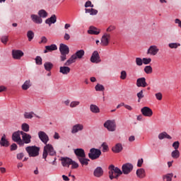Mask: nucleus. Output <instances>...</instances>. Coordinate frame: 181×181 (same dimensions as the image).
<instances>
[{
	"label": "nucleus",
	"instance_id": "obj_62",
	"mask_svg": "<svg viewBox=\"0 0 181 181\" xmlns=\"http://www.w3.org/2000/svg\"><path fill=\"white\" fill-rule=\"evenodd\" d=\"M23 156H25L23 153H18L17 154V159H23Z\"/></svg>",
	"mask_w": 181,
	"mask_h": 181
},
{
	"label": "nucleus",
	"instance_id": "obj_39",
	"mask_svg": "<svg viewBox=\"0 0 181 181\" xmlns=\"http://www.w3.org/2000/svg\"><path fill=\"white\" fill-rule=\"evenodd\" d=\"M179 47H180V43L179 42H170L168 44L170 49H177Z\"/></svg>",
	"mask_w": 181,
	"mask_h": 181
},
{
	"label": "nucleus",
	"instance_id": "obj_17",
	"mask_svg": "<svg viewBox=\"0 0 181 181\" xmlns=\"http://www.w3.org/2000/svg\"><path fill=\"white\" fill-rule=\"evenodd\" d=\"M30 19L33 23H36L37 25H42V23H43V19H42L39 15L31 14Z\"/></svg>",
	"mask_w": 181,
	"mask_h": 181
},
{
	"label": "nucleus",
	"instance_id": "obj_63",
	"mask_svg": "<svg viewBox=\"0 0 181 181\" xmlns=\"http://www.w3.org/2000/svg\"><path fill=\"white\" fill-rule=\"evenodd\" d=\"M47 38L46 37H42L40 43H47Z\"/></svg>",
	"mask_w": 181,
	"mask_h": 181
},
{
	"label": "nucleus",
	"instance_id": "obj_55",
	"mask_svg": "<svg viewBox=\"0 0 181 181\" xmlns=\"http://www.w3.org/2000/svg\"><path fill=\"white\" fill-rule=\"evenodd\" d=\"M180 145V143H179V141H175L173 144V148H174V149L175 151H177V149H179V146Z\"/></svg>",
	"mask_w": 181,
	"mask_h": 181
},
{
	"label": "nucleus",
	"instance_id": "obj_30",
	"mask_svg": "<svg viewBox=\"0 0 181 181\" xmlns=\"http://www.w3.org/2000/svg\"><path fill=\"white\" fill-rule=\"evenodd\" d=\"M136 176L139 177V179H144L146 174L145 173V170L144 168H139L136 170Z\"/></svg>",
	"mask_w": 181,
	"mask_h": 181
},
{
	"label": "nucleus",
	"instance_id": "obj_58",
	"mask_svg": "<svg viewBox=\"0 0 181 181\" xmlns=\"http://www.w3.org/2000/svg\"><path fill=\"white\" fill-rule=\"evenodd\" d=\"M18 149V145L16 144H13L11 146V151H16Z\"/></svg>",
	"mask_w": 181,
	"mask_h": 181
},
{
	"label": "nucleus",
	"instance_id": "obj_3",
	"mask_svg": "<svg viewBox=\"0 0 181 181\" xmlns=\"http://www.w3.org/2000/svg\"><path fill=\"white\" fill-rule=\"evenodd\" d=\"M59 52L61 53V55H60L61 62H66V60H67V54L70 53V49L69 48V46H67L65 44H60Z\"/></svg>",
	"mask_w": 181,
	"mask_h": 181
},
{
	"label": "nucleus",
	"instance_id": "obj_40",
	"mask_svg": "<svg viewBox=\"0 0 181 181\" xmlns=\"http://www.w3.org/2000/svg\"><path fill=\"white\" fill-rule=\"evenodd\" d=\"M172 177H173V173L166 174L165 175L163 176V180L165 181H172Z\"/></svg>",
	"mask_w": 181,
	"mask_h": 181
},
{
	"label": "nucleus",
	"instance_id": "obj_32",
	"mask_svg": "<svg viewBox=\"0 0 181 181\" xmlns=\"http://www.w3.org/2000/svg\"><path fill=\"white\" fill-rule=\"evenodd\" d=\"M37 15L39 16V17L41 19L42 18L45 19V18L47 17L48 13H47V12L45 9H41V10L38 11Z\"/></svg>",
	"mask_w": 181,
	"mask_h": 181
},
{
	"label": "nucleus",
	"instance_id": "obj_23",
	"mask_svg": "<svg viewBox=\"0 0 181 181\" xmlns=\"http://www.w3.org/2000/svg\"><path fill=\"white\" fill-rule=\"evenodd\" d=\"M109 177L110 180L113 179H118L117 177H115V171L114 170V165H110L109 166Z\"/></svg>",
	"mask_w": 181,
	"mask_h": 181
},
{
	"label": "nucleus",
	"instance_id": "obj_60",
	"mask_svg": "<svg viewBox=\"0 0 181 181\" xmlns=\"http://www.w3.org/2000/svg\"><path fill=\"white\" fill-rule=\"evenodd\" d=\"M64 39L65 40H70V35L67 33L64 34Z\"/></svg>",
	"mask_w": 181,
	"mask_h": 181
},
{
	"label": "nucleus",
	"instance_id": "obj_25",
	"mask_svg": "<svg viewBox=\"0 0 181 181\" xmlns=\"http://www.w3.org/2000/svg\"><path fill=\"white\" fill-rule=\"evenodd\" d=\"M0 145L1 146H4L5 148H8V146H9V141H8V139H6V136L5 134L1 136Z\"/></svg>",
	"mask_w": 181,
	"mask_h": 181
},
{
	"label": "nucleus",
	"instance_id": "obj_21",
	"mask_svg": "<svg viewBox=\"0 0 181 181\" xmlns=\"http://www.w3.org/2000/svg\"><path fill=\"white\" fill-rule=\"evenodd\" d=\"M136 86L138 87H146L148 86V83H146V78H145V77L138 78L136 80Z\"/></svg>",
	"mask_w": 181,
	"mask_h": 181
},
{
	"label": "nucleus",
	"instance_id": "obj_53",
	"mask_svg": "<svg viewBox=\"0 0 181 181\" xmlns=\"http://www.w3.org/2000/svg\"><path fill=\"white\" fill-rule=\"evenodd\" d=\"M85 8H94V4L91 3V1H88L85 4Z\"/></svg>",
	"mask_w": 181,
	"mask_h": 181
},
{
	"label": "nucleus",
	"instance_id": "obj_29",
	"mask_svg": "<svg viewBox=\"0 0 181 181\" xmlns=\"http://www.w3.org/2000/svg\"><path fill=\"white\" fill-rule=\"evenodd\" d=\"M100 30L94 26H90L88 30V33H89V35H100Z\"/></svg>",
	"mask_w": 181,
	"mask_h": 181
},
{
	"label": "nucleus",
	"instance_id": "obj_4",
	"mask_svg": "<svg viewBox=\"0 0 181 181\" xmlns=\"http://www.w3.org/2000/svg\"><path fill=\"white\" fill-rule=\"evenodd\" d=\"M25 151L28 153L30 158H36V156H39L40 148L36 146H30L25 148Z\"/></svg>",
	"mask_w": 181,
	"mask_h": 181
},
{
	"label": "nucleus",
	"instance_id": "obj_20",
	"mask_svg": "<svg viewBox=\"0 0 181 181\" xmlns=\"http://www.w3.org/2000/svg\"><path fill=\"white\" fill-rule=\"evenodd\" d=\"M56 22H57V17L54 14L52 15L51 17L45 20V23L49 25V26H52V25L56 23Z\"/></svg>",
	"mask_w": 181,
	"mask_h": 181
},
{
	"label": "nucleus",
	"instance_id": "obj_41",
	"mask_svg": "<svg viewBox=\"0 0 181 181\" xmlns=\"http://www.w3.org/2000/svg\"><path fill=\"white\" fill-rule=\"evenodd\" d=\"M171 156H172V158H173L174 159H177V158L180 156V153L179 152L178 150H175L172 151Z\"/></svg>",
	"mask_w": 181,
	"mask_h": 181
},
{
	"label": "nucleus",
	"instance_id": "obj_45",
	"mask_svg": "<svg viewBox=\"0 0 181 181\" xmlns=\"http://www.w3.org/2000/svg\"><path fill=\"white\" fill-rule=\"evenodd\" d=\"M136 66H142L144 64V59L140 57L136 58Z\"/></svg>",
	"mask_w": 181,
	"mask_h": 181
},
{
	"label": "nucleus",
	"instance_id": "obj_27",
	"mask_svg": "<svg viewBox=\"0 0 181 181\" xmlns=\"http://www.w3.org/2000/svg\"><path fill=\"white\" fill-rule=\"evenodd\" d=\"M54 50H57V45L54 44L47 45L45 46V50H44V53H49V52H53Z\"/></svg>",
	"mask_w": 181,
	"mask_h": 181
},
{
	"label": "nucleus",
	"instance_id": "obj_13",
	"mask_svg": "<svg viewBox=\"0 0 181 181\" xmlns=\"http://www.w3.org/2000/svg\"><path fill=\"white\" fill-rule=\"evenodd\" d=\"M23 52L19 49H13L12 50V57L15 60H21L23 57Z\"/></svg>",
	"mask_w": 181,
	"mask_h": 181
},
{
	"label": "nucleus",
	"instance_id": "obj_42",
	"mask_svg": "<svg viewBox=\"0 0 181 181\" xmlns=\"http://www.w3.org/2000/svg\"><path fill=\"white\" fill-rule=\"evenodd\" d=\"M95 91H104L105 90V88L102 84L98 83L95 86Z\"/></svg>",
	"mask_w": 181,
	"mask_h": 181
},
{
	"label": "nucleus",
	"instance_id": "obj_57",
	"mask_svg": "<svg viewBox=\"0 0 181 181\" xmlns=\"http://www.w3.org/2000/svg\"><path fill=\"white\" fill-rule=\"evenodd\" d=\"M115 29H116V27H115V25H110V26L107 28L106 31L108 32V33H111V32H112L113 30H115Z\"/></svg>",
	"mask_w": 181,
	"mask_h": 181
},
{
	"label": "nucleus",
	"instance_id": "obj_18",
	"mask_svg": "<svg viewBox=\"0 0 181 181\" xmlns=\"http://www.w3.org/2000/svg\"><path fill=\"white\" fill-rule=\"evenodd\" d=\"M21 135H22V141L23 142V145H25V144H30L31 142L30 139H32V136H30V134L23 132H21Z\"/></svg>",
	"mask_w": 181,
	"mask_h": 181
},
{
	"label": "nucleus",
	"instance_id": "obj_49",
	"mask_svg": "<svg viewBox=\"0 0 181 181\" xmlns=\"http://www.w3.org/2000/svg\"><path fill=\"white\" fill-rule=\"evenodd\" d=\"M42 57L39 56L35 57V63L37 66H42Z\"/></svg>",
	"mask_w": 181,
	"mask_h": 181
},
{
	"label": "nucleus",
	"instance_id": "obj_48",
	"mask_svg": "<svg viewBox=\"0 0 181 181\" xmlns=\"http://www.w3.org/2000/svg\"><path fill=\"white\" fill-rule=\"evenodd\" d=\"M8 35H3L1 37V42L4 43V45H6V43H8Z\"/></svg>",
	"mask_w": 181,
	"mask_h": 181
},
{
	"label": "nucleus",
	"instance_id": "obj_47",
	"mask_svg": "<svg viewBox=\"0 0 181 181\" xmlns=\"http://www.w3.org/2000/svg\"><path fill=\"white\" fill-rule=\"evenodd\" d=\"M46 162H47L49 165H52V166H57V162L56 161V159L46 160Z\"/></svg>",
	"mask_w": 181,
	"mask_h": 181
},
{
	"label": "nucleus",
	"instance_id": "obj_31",
	"mask_svg": "<svg viewBox=\"0 0 181 181\" xmlns=\"http://www.w3.org/2000/svg\"><path fill=\"white\" fill-rule=\"evenodd\" d=\"M90 111L93 114H100V107L97 105L91 104L90 105Z\"/></svg>",
	"mask_w": 181,
	"mask_h": 181
},
{
	"label": "nucleus",
	"instance_id": "obj_56",
	"mask_svg": "<svg viewBox=\"0 0 181 181\" xmlns=\"http://www.w3.org/2000/svg\"><path fill=\"white\" fill-rule=\"evenodd\" d=\"M137 97L139 98V102L140 100H142V98H144V90H140L138 93H137Z\"/></svg>",
	"mask_w": 181,
	"mask_h": 181
},
{
	"label": "nucleus",
	"instance_id": "obj_14",
	"mask_svg": "<svg viewBox=\"0 0 181 181\" xmlns=\"http://www.w3.org/2000/svg\"><path fill=\"white\" fill-rule=\"evenodd\" d=\"M74 153L76 155V158L86 159V151L83 148L74 149Z\"/></svg>",
	"mask_w": 181,
	"mask_h": 181
},
{
	"label": "nucleus",
	"instance_id": "obj_33",
	"mask_svg": "<svg viewBox=\"0 0 181 181\" xmlns=\"http://www.w3.org/2000/svg\"><path fill=\"white\" fill-rule=\"evenodd\" d=\"M23 115L25 119H32L34 115L36 116V114L33 112H25Z\"/></svg>",
	"mask_w": 181,
	"mask_h": 181
},
{
	"label": "nucleus",
	"instance_id": "obj_7",
	"mask_svg": "<svg viewBox=\"0 0 181 181\" xmlns=\"http://www.w3.org/2000/svg\"><path fill=\"white\" fill-rule=\"evenodd\" d=\"M101 150L96 148H92L89 150L88 156L89 159H98L101 156Z\"/></svg>",
	"mask_w": 181,
	"mask_h": 181
},
{
	"label": "nucleus",
	"instance_id": "obj_1",
	"mask_svg": "<svg viewBox=\"0 0 181 181\" xmlns=\"http://www.w3.org/2000/svg\"><path fill=\"white\" fill-rule=\"evenodd\" d=\"M38 137L39 139L42 142V144H45L43 153H42V158L43 159H46L47 158V155H49L50 156H54L56 155V151H54V148H53V146L50 144H47V142H49V136L46 132L43 131H40L38 132Z\"/></svg>",
	"mask_w": 181,
	"mask_h": 181
},
{
	"label": "nucleus",
	"instance_id": "obj_38",
	"mask_svg": "<svg viewBox=\"0 0 181 181\" xmlns=\"http://www.w3.org/2000/svg\"><path fill=\"white\" fill-rule=\"evenodd\" d=\"M80 105V101L79 100H73L70 103L69 107L70 108H76Z\"/></svg>",
	"mask_w": 181,
	"mask_h": 181
},
{
	"label": "nucleus",
	"instance_id": "obj_61",
	"mask_svg": "<svg viewBox=\"0 0 181 181\" xmlns=\"http://www.w3.org/2000/svg\"><path fill=\"white\" fill-rule=\"evenodd\" d=\"M7 88L5 86H0V93L6 91Z\"/></svg>",
	"mask_w": 181,
	"mask_h": 181
},
{
	"label": "nucleus",
	"instance_id": "obj_19",
	"mask_svg": "<svg viewBox=\"0 0 181 181\" xmlns=\"http://www.w3.org/2000/svg\"><path fill=\"white\" fill-rule=\"evenodd\" d=\"M124 149V147H122V144L117 143L112 148V151L114 153H119L122 152V150Z\"/></svg>",
	"mask_w": 181,
	"mask_h": 181
},
{
	"label": "nucleus",
	"instance_id": "obj_35",
	"mask_svg": "<svg viewBox=\"0 0 181 181\" xmlns=\"http://www.w3.org/2000/svg\"><path fill=\"white\" fill-rule=\"evenodd\" d=\"M114 171L115 174V177H117V179L123 173L122 170H121V169H119L118 167H115V165H114Z\"/></svg>",
	"mask_w": 181,
	"mask_h": 181
},
{
	"label": "nucleus",
	"instance_id": "obj_36",
	"mask_svg": "<svg viewBox=\"0 0 181 181\" xmlns=\"http://www.w3.org/2000/svg\"><path fill=\"white\" fill-rule=\"evenodd\" d=\"M45 69L47 71H50L53 69V64L52 62H47L44 64Z\"/></svg>",
	"mask_w": 181,
	"mask_h": 181
},
{
	"label": "nucleus",
	"instance_id": "obj_6",
	"mask_svg": "<svg viewBox=\"0 0 181 181\" xmlns=\"http://www.w3.org/2000/svg\"><path fill=\"white\" fill-rule=\"evenodd\" d=\"M103 127L109 131V132H115L117 130V123L114 119H107L103 124Z\"/></svg>",
	"mask_w": 181,
	"mask_h": 181
},
{
	"label": "nucleus",
	"instance_id": "obj_64",
	"mask_svg": "<svg viewBox=\"0 0 181 181\" xmlns=\"http://www.w3.org/2000/svg\"><path fill=\"white\" fill-rule=\"evenodd\" d=\"M175 23H177L178 26L181 28V21L179 18L175 19Z\"/></svg>",
	"mask_w": 181,
	"mask_h": 181
},
{
	"label": "nucleus",
	"instance_id": "obj_11",
	"mask_svg": "<svg viewBox=\"0 0 181 181\" xmlns=\"http://www.w3.org/2000/svg\"><path fill=\"white\" fill-rule=\"evenodd\" d=\"M110 39H111V34L105 33L100 40V45L102 46H108L110 45Z\"/></svg>",
	"mask_w": 181,
	"mask_h": 181
},
{
	"label": "nucleus",
	"instance_id": "obj_54",
	"mask_svg": "<svg viewBox=\"0 0 181 181\" xmlns=\"http://www.w3.org/2000/svg\"><path fill=\"white\" fill-rule=\"evenodd\" d=\"M152 62V59L151 58H143V64H149Z\"/></svg>",
	"mask_w": 181,
	"mask_h": 181
},
{
	"label": "nucleus",
	"instance_id": "obj_34",
	"mask_svg": "<svg viewBox=\"0 0 181 181\" xmlns=\"http://www.w3.org/2000/svg\"><path fill=\"white\" fill-rule=\"evenodd\" d=\"M86 13H90L91 16L97 15L98 13V11L94 8H86L85 9Z\"/></svg>",
	"mask_w": 181,
	"mask_h": 181
},
{
	"label": "nucleus",
	"instance_id": "obj_52",
	"mask_svg": "<svg viewBox=\"0 0 181 181\" xmlns=\"http://www.w3.org/2000/svg\"><path fill=\"white\" fill-rule=\"evenodd\" d=\"M155 97H156V100H158V101L162 100V98H163L162 93L158 92V93H156Z\"/></svg>",
	"mask_w": 181,
	"mask_h": 181
},
{
	"label": "nucleus",
	"instance_id": "obj_15",
	"mask_svg": "<svg viewBox=\"0 0 181 181\" xmlns=\"http://www.w3.org/2000/svg\"><path fill=\"white\" fill-rule=\"evenodd\" d=\"M91 63H100L101 58L100 57V54H98V51H94L90 57Z\"/></svg>",
	"mask_w": 181,
	"mask_h": 181
},
{
	"label": "nucleus",
	"instance_id": "obj_8",
	"mask_svg": "<svg viewBox=\"0 0 181 181\" xmlns=\"http://www.w3.org/2000/svg\"><path fill=\"white\" fill-rule=\"evenodd\" d=\"M23 131H18L13 134L12 135V139L13 142H16L20 145L21 146H23V141H22V139L21 138V135H22Z\"/></svg>",
	"mask_w": 181,
	"mask_h": 181
},
{
	"label": "nucleus",
	"instance_id": "obj_37",
	"mask_svg": "<svg viewBox=\"0 0 181 181\" xmlns=\"http://www.w3.org/2000/svg\"><path fill=\"white\" fill-rule=\"evenodd\" d=\"M27 37L29 42H32L33 38L35 37V33L32 30H28L27 33Z\"/></svg>",
	"mask_w": 181,
	"mask_h": 181
},
{
	"label": "nucleus",
	"instance_id": "obj_24",
	"mask_svg": "<svg viewBox=\"0 0 181 181\" xmlns=\"http://www.w3.org/2000/svg\"><path fill=\"white\" fill-rule=\"evenodd\" d=\"M59 73H61V74H64V76H67V74L70 73V67L67 66V65H64V66H60Z\"/></svg>",
	"mask_w": 181,
	"mask_h": 181
},
{
	"label": "nucleus",
	"instance_id": "obj_12",
	"mask_svg": "<svg viewBox=\"0 0 181 181\" xmlns=\"http://www.w3.org/2000/svg\"><path fill=\"white\" fill-rule=\"evenodd\" d=\"M159 53V48L156 45H151L147 49V54L150 56H156Z\"/></svg>",
	"mask_w": 181,
	"mask_h": 181
},
{
	"label": "nucleus",
	"instance_id": "obj_59",
	"mask_svg": "<svg viewBox=\"0 0 181 181\" xmlns=\"http://www.w3.org/2000/svg\"><path fill=\"white\" fill-rule=\"evenodd\" d=\"M143 163H144V159H139L137 162L138 168H141Z\"/></svg>",
	"mask_w": 181,
	"mask_h": 181
},
{
	"label": "nucleus",
	"instance_id": "obj_2",
	"mask_svg": "<svg viewBox=\"0 0 181 181\" xmlns=\"http://www.w3.org/2000/svg\"><path fill=\"white\" fill-rule=\"evenodd\" d=\"M84 54H86V52L84 49H79L76 51L74 54L71 56V57L64 64V66H70L73 64V63H76V60H81L83 57H84Z\"/></svg>",
	"mask_w": 181,
	"mask_h": 181
},
{
	"label": "nucleus",
	"instance_id": "obj_26",
	"mask_svg": "<svg viewBox=\"0 0 181 181\" xmlns=\"http://www.w3.org/2000/svg\"><path fill=\"white\" fill-rule=\"evenodd\" d=\"M158 138L160 139V141H162L163 139H172V136L166 133V132L160 133L158 136Z\"/></svg>",
	"mask_w": 181,
	"mask_h": 181
},
{
	"label": "nucleus",
	"instance_id": "obj_9",
	"mask_svg": "<svg viewBox=\"0 0 181 181\" xmlns=\"http://www.w3.org/2000/svg\"><path fill=\"white\" fill-rule=\"evenodd\" d=\"M84 130V125L83 124L77 123L72 126L71 128V134L72 135H76V134H78V132H81Z\"/></svg>",
	"mask_w": 181,
	"mask_h": 181
},
{
	"label": "nucleus",
	"instance_id": "obj_44",
	"mask_svg": "<svg viewBox=\"0 0 181 181\" xmlns=\"http://www.w3.org/2000/svg\"><path fill=\"white\" fill-rule=\"evenodd\" d=\"M21 129L24 132H29L30 126L27 123H23Z\"/></svg>",
	"mask_w": 181,
	"mask_h": 181
},
{
	"label": "nucleus",
	"instance_id": "obj_10",
	"mask_svg": "<svg viewBox=\"0 0 181 181\" xmlns=\"http://www.w3.org/2000/svg\"><path fill=\"white\" fill-rule=\"evenodd\" d=\"M134 170V165L129 163L123 164L122 166V170L124 175H129Z\"/></svg>",
	"mask_w": 181,
	"mask_h": 181
},
{
	"label": "nucleus",
	"instance_id": "obj_51",
	"mask_svg": "<svg viewBox=\"0 0 181 181\" xmlns=\"http://www.w3.org/2000/svg\"><path fill=\"white\" fill-rule=\"evenodd\" d=\"M120 78H121V80H125V78H127V71H121Z\"/></svg>",
	"mask_w": 181,
	"mask_h": 181
},
{
	"label": "nucleus",
	"instance_id": "obj_46",
	"mask_svg": "<svg viewBox=\"0 0 181 181\" xmlns=\"http://www.w3.org/2000/svg\"><path fill=\"white\" fill-rule=\"evenodd\" d=\"M79 162L82 166H87L88 165V162H90V159H79Z\"/></svg>",
	"mask_w": 181,
	"mask_h": 181
},
{
	"label": "nucleus",
	"instance_id": "obj_16",
	"mask_svg": "<svg viewBox=\"0 0 181 181\" xmlns=\"http://www.w3.org/2000/svg\"><path fill=\"white\" fill-rule=\"evenodd\" d=\"M141 112L144 117H152L153 115V112L152 109L148 107H144L141 109Z\"/></svg>",
	"mask_w": 181,
	"mask_h": 181
},
{
	"label": "nucleus",
	"instance_id": "obj_5",
	"mask_svg": "<svg viewBox=\"0 0 181 181\" xmlns=\"http://www.w3.org/2000/svg\"><path fill=\"white\" fill-rule=\"evenodd\" d=\"M61 163L64 168H70V165H71V169L78 168V163L71 159H61Z\"/></svg>",
	"mask_w": 181,
	"mask_h": 181
},
{
	"label": "nucleus",
	"instance_id": "obj_22",
	"mask_svg": "<svg viewBox=\"0 0 181 181\" xmlns=\"http://www.w3.org/2000/svg\"><path fill=\"white\" fill-rule=\"evenodd\" d=\"M104 175V170L101 167H97L93 171V176L95 177H101Z\"/></svg>",
	"mask_w": 181,
	"mask_h": 181
},
{
	"label": "nucleus",
	"instance_id": "obj_50",
	"mask_svg": "<svg viewBox=\"0 0 181 181\" xmlns=\"http://www.w3.org/2000/svg\"><path fill=\"white\" fill-rule=\"evenodd\" d=\"M101 147L103 148V152H108V145H107V143H103Z\"/></svg>",
	"mask_w": 181,
	"mask_h": 181
},
{
	"label": "nucleus",
	"instance_id": "obj_28",
	"mask_svg": "<svg viewBox=\"0 0 181 181\" xmlns=\"http://www.w3.org/2000/svg\"><path fill=\"white\" fill-rule=\"evenodd\" d=\"M31 86H32V81H30V79H28L21 86V88L22 90H29Z\"/></svg>",
	"mask_w": 181,
	"mask_h": 181
},
{
	"label": "nucleus",
	"instance_id": "obj_43",
	"mask_svg": "<svg viewBox=\"0 0 181 181\" xmlns=\"http://www.w3.org/2000/svg\"><path fill=\"white\" fill-rule=\"evenodd\" d=\"M152 71H153L152 66L148 65L144 67V72L146 73V74H152Z\"/></svg>",
	"mask_w": 181,
	"mask_h": 181
}]
</instances>
